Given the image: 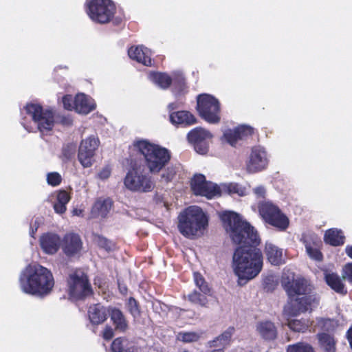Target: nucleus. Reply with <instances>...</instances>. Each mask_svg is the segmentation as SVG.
<instances>
[{"label": "nucleus", "mask_w": 352, "mask_h": 352, "mask_svg": "<svg viewBox=\"0 0 352 352\" xmlns=\"http://www.w3.org/2000/svg\"><path fill=\"white\" fill-rule=\"evenodd\" d=\"M21 114L25 113L31 118L30 125L23 122L24 128L29 132L39 131L41 136H43V128L44 124V113L41 105L36 103H28L21 110Z\"/></svg>", "instance_id": "11"}, {"label": "nucleus", "mask_w": 352, "mask_h": 352, "mask_svg": "<svg viewBox=\"0 0 352 352\" xmlns=\"http://www.w3.org/2000/svg\"><path fill=\"white\" fill-rule=\"evenodd\" d=\"M199 336L195 332H181L177 335V339L184 342H196Z\"/></svg>", "instance_id": "37"}, {"label": "nucleus", "mask_w": 352, "mask_h": 352, "mask_svg": "<svg viewBox=\"0 0 352 352\" xmlns=\"http://www.w3.org/2000/svg\"><path fill=\"white\" fill-rule=\"evenodd\" d=\"M212 352H223V349L219 347V349H214Z\"/></svg>", "instance_id": "64"}, {"label": "nucleus", "mask_w": 352, "mask_h": 352, "mask_svg": "<svg viewBox=\"0 0 352 352\" xmlns=\"http://www.w3.org/2000/svg\"><path fill=\"white\" fill-rule=\"evenodd\" d=\"M70 197L65 190H60L56 194V201L65 206L69 201Z\"/></svg>", "instance_id": "48"}, {"label": "nucleus", "mask_w": 352, "mask_h": 352, "mask_svg": "<svg viewBox=\"0 0 352 352\" xmlns=\"http://www.w3.org/2000/svg\"><path fill=\"white\" fill-rule=\"evenodd\" d=\"M128 54L131 59L144 65H152L151 52L146 47H144L143 46L131 47L128 51Z\"/></svg>", "instance_id": "17"}, {"label": "nucleus", "mask_w": 352, "mask_h": 352, "mask_svg": "<svg viewBox=\"0 0 352 352\" xmlns=\"http://www.w3.org/2000/svg\"><path fill=\"white\" fill-rule=\"evenodd\" d=\"M55 111L53 109H45V131L52 129L54 122Z\"/></svg>", "instance_id": "40"}, {"label": "nucleus", "mask_w": 352, "mask_h": 352, "mask_svg": "<svg viewBox=\"0 0 352 352\" xmlns=\"http://www.w3.org/2000/svg\"><path fill=\"white\" fill-rule=\"evenodd\" d=\"M112 352H138V349L127 340L116 338L111 345Z\"/></svg>", "instance_id": "28"}, {"label": "nucleus", "mask_w": 352, "mask_h": 352, "mask_svg": "<svg viewBox=\"0 0 352 352\" xmlns=\"http://www.w3.org/2000/svg\"><path fill=\"white\" fill-rule=\"evenodd\" d=\"M311 322L307 319L288 320L287 326L290 329L297 332H304L310 326Z\"/></svg>", "instance_id": "33"}, {"label": "nucleus", "mask_w": 352, "mask_h": 352, "mask_svg": "<svg viewBox=\"0 0 352 352\" xmlns=\"http://www.w3.org/2000/svg\"><path fill=\"white\" fill-rule=\"evenodd\" d=\"M256 331L263 339L266 340H273L277 336V330L275 325L268 320L257 322Z\"/></svg>", "instance_id": "18"}, {"label": "nucleus", "mask_w": 352, "mask_h": 352, "mask_svg": "<svg viewBox=\"0 0 352 352\" xmlns=\"http://www.w3.org/2000/svg\"><path fill=\"white\" fill-rule=\"evenodd\" d=\"M112 204L110 199H98L92 206L91 211L92 217H105L111 210Z\"/></svg>", "instance_id": "19"}, {"label": "nucleus", "mask_w": 352, "mask_h": 352, "mask_svg": "<svg viewBox=\"0 0 352 352\" xmlns=\"http://www.w3.org/2000/svg\"><path fill=\"white\" fill-rule=\"evenodd\" d=\"M191 188L195 195L208 199L220 195L219 187L212 182H206L205 176L201 174L195 175L192 179Z\"/></svg>", "instance_id": "13"}, {"label": "nucleus", "mask_w": 352, "mask_h": 352, "mask_svg": "<svg viewBox=\"0 0 352 352\" xmlns=\"http://www.w3.org/2000/svg\"><path fill=\"white\" fill-rule=\"evenodd\" d=\"M335 322L333 320L327 319L324 320V325L327 327V329H329V327H333Z\"/></svg>", "instance_id": "58"}, {"label": "nucleus", "mask_w": 352, "mask_h": 352, "mask_svg": "<svg viewBox=\"0 0 352 352\" xmlns=\"http://www.w3.org/2000/svg\"><path fill=\"white\" fill-rule=\"evenodd\" d=\"M194 280L196 286L199 289L200 292L204 294H210V288L204 277L199 273H194Z\"/></svg>", "instance_id": "35"}, {"label": "nucleus", "mask_w": 352, "mask_h": 352, "mask_svg": "<svg viewBox=\"0 0 352 352\" xmlns=\"http://www.w3.org/2000/svg\"><path fill=\"white\" fill-rule=\"evenodd\" d=\"M111 175V170L108 167L104 168L102 170L98 173V177L102 179H107Z\"/></svg>", "instance_id": "56"}, {"label": "nucleus", "mask_w": 352, "mask_h": 352, "mask_svg": "<svg viewBox=\"0 0 352 352\" xmlns=\"http://www.w3.org/2000/svg\"><path fill=\"white\" fill-rule=\"evenodd\" d=\"M76 152V145L73 143L68 144L63 147V153L67 159L72 157Z\"/></svg>", "instance_id": "47"}, {"label": "nucleus", "mask_w": 352, "mask_h": 352, "mask_svg": "<svg viewBox=\"0 0 352 352\" xmlns=\"http://www.w3.org/2000/svg\"><path fill=\"white\" fill-rule=\"evenodd\" d=\"M86 12L89 18L98 23H109L116 13V6L111 0H87Z\"/></svg>", "instance_id": "6"}, {"label": "nucleus", "mask_w": 352, "mask_h": 352, "mask_svg": "<svg viewBox=\"0 0 352 352\" xmlns=\"http://www.w3.org/2000/svg\"><path fill=\"white\" fill-rule=\"evenodd\" d=\"M211 138V133L209 131L201 127L196 128L192 130L188 134V139L189 142L194 143V144L202 142L206 140L210 139Z\"/></svg>", "instance_id": "29"}, {"label": "nucleus", "mask_w": 352, "mask_h": 352, "mask_svg": "<svg viewBox=\"0 0 352 352\" xmlns=\"http://www.w3.org/2000/svg\"><path fill=\"white\" fill-rule=\"evenodd\" d=\"M197 110L200 116L210 123H217L220 120L219 101L210 95L203 94L198 96Z\"/></svg>", "instance_id": "10"}, {"label": "nucleus", "mask_w": 352, "mask_h": 352, "mask_svg": "<svg viewBox=\"0 0 352 352\" xmlns=\"http://www.w3.org/2000/svg\"><path fill=\"white\" fill-rule=\"evenodd\" d=\"M305 248L307 253L311 258L316 261H321L322 259L321 252L316 248H312L309 244H306Z\"/></svg>", "instance_id": "42"}, {"label": "nucleus", "mask_w": 352, "mask_h": 352, "mask_svg": "<svg viewBox=\"0 0 352 352\" xmlns=\"http://www.w3.org/2000/svg\"><path fill=\"white\" fill-rule=\"evenodd\" d=\"M133 146L144 156L146 166L151 173H159L170 160L168 149L147 140H135Z\"/></svg>", "instance_id": "4"}, {"label": "nucleus", "mask_w": 352, "mask_h": 352, "mask_svg": "<svg viewBox=\"0 0 352 352\" xmlns=\"http://www.w3.org/2000/svg\"><path fill=\"white\" fill-rule=\"evenodd\" d=\"M98 246L109 252L114 249V244L104 237L98 236L97 239Z\"/></svg>", "instance_id": "45"}, {"label": "nucleus", "mask_w": 352, "mask_h": 352, "mask_svg": "<svg viewBox=\"0 0 352 352\" xmlns=\"http://www.w3.org/2000/svg\"><path fill=\"white\" fill-rule=\"evenodd\" d=\"M82 243L79 235L74 233L65 234L63 239V250L67 256L78 254L82 249Z\"/></svg>", "instance_id": "15"}, {"label": "nucleus", "mask_w": 352, "mask_h": 352, "mask_svg": "<svg viewBox=\"0 0 352 352\" xmlns=\"http://www.w3.org/2000/svg\"><path fill=\"white\" fill-rule=\"evenodd\" d=\"M170 120L175 124L191 125L196 122L194 116L186 111H179L171 113Z\"/></svg>", "instance_id": "22"}, {"label": "nucleus", "mask_w": 352, "mask_h": 352, "mask_svg": "<svg viewBox=\"0 0 352 352\" xmlns=\"http://www.w3.org/2000/svg\"><path fill=\"white\" fill-rule=\"evenodd\" d=\"M237 132L238 140L243 139V138L252 135L253 133V129L248 126H240L235 128Z\"/></svg>", "instance_id": "43"}, {"label": "nucleus", "mask_w": 352, "mask_h": 352, "mask_svg": "<svg viewBox=\"0 0 352 352\" xmlns=\"http://www.w3.org/2000/svg\"><path fill=\"white\" fill-rule=\"evenodd\" d=\"M347 338L352 349V328L348 331Z\"/></svg>", "instance_id": "59"}, {"label": "nucleus", "mask_w": 352, "mask_h": 352, "mask_svg": "<svg viewBox=\"0 0 352 352\" xmlns=\"http://www.w3.org/2000/svg\"><path fill=\"white\" fill-rule=\"evenodd\" d=\"M44 276V268L37 264H30L22 271L19 283L21 290L29 294L41 296L44 287L42 280Z\"/></svg>", "instance_id": "5"}, {"label": "nucleus", "mask_w": 352, "mask_h": 352, "mask_svg": "<svg viewBox=\"0 0 352 352\" xmlns=\"http://www.w3.org/2000/svg\"><path fill=\"white\" fill-rule=\"evenodd\" d=\"M219 187L220 195L222 193H228L229 195H238L239 196H245L247 195V190L245 188L238 184L230 183L223 184Z\"/></svg>", "instance_id": "30"}, {"label": "nucleus", "mask_w": 352, "mask_h": 352, "mask_svg": "<svg viewBox=\"0 0 352 352\" xmlns=\"http://www.w3.org/2000/svg\"><path fill=\"white\" fill-rule=\"evenodd\" d=\"M45 295L50 293L54 286V280L52 274L45 268Z\"/></svg>", "instance_id": "44"}, {"label": "nucleus", "mask_w": 352, "mask_h": 352, "mask_svg": "<svg viewBox=\"0 0 352 352\" xmlns=\"http://www.w3.org/2000/svg\"><path fill=\"white\" fill-rule=\"evenodd\" d=\"M63 124L69 126L72 124L73 120L71 117H63L60 120Z\"/></svg>", "instance_id": "57"}, {"label": "nucleus", "mask_w": 352, "mask_h": 352, "mask_svg": "<svg viewBox=\"0 0 352 352\" xmlns=\"http://www.w3.org/2000/svg\"><path fill=\"white\" fill-rule=\"evenodd\" d=\"M324 240L327 243L338 246L344 243V236L340 230L331 228L326 231Z\"/></svg>", "instance_id": "25"}, {"label": "nucleus", "mask_w": 352, "mask_h": 352, "mask_svg": "<svg viewBox=\"0 0 352 352\" xmlns=\"http://www.w3.org/2000/svg\"><path fill=\"white\" fill-rule=\"evenodd\" d=\"M82 211L79 209H74L72 211L73 215H76V216H80L82 214Z\"/></svg>", "instance_id": "61"}, {"label": "nucleus", "mask_w": 352, "mask_h": 352, "mask_svg": "<svg viewBox=\"0 0 352 352\" xmlns=\"http://www.w3.org/2000/svg\"><path fill=\"white\" fill-rule=\"evenodd\" d=\"M280 283L289 298L284 307L285 316H296L311 309L317 303V298L311 293V287L305 278H295L294 273L288 272L283 274Z\"/></svg>", "instance_id": "2"}, {"label": "nucleus", "mask_w": 352, "mask_h": 352, "mask_svg": "<svg viewBox=\"0 0 352 352\" xmlns=\"http://www.w3.org/2000/svg\"><path fill=\"white\" fill-rule=\"evenodd\" d=\"M99 145V140L94 135L82 140L78 148V158L85 168L92 165L95 152Z\"/></svg>", "instance_id": "12"}, {"label": "nucleus", "mask_w": 352, "mask_h": 352, "mask_svg": "<svg viewBox=\"0 0 352 352\" xmlns=\"http://www.w3.org/2000/svg\"><path fill=\"white\" fill-rule=\"evenodd\" d=\"M109 313L115 329L120 332H124L128 328V323L123 313L116 308H110Z\"/></svg>", "instance_id": "21"}, {"label": "nucleus", "mask_w": 352, "mask_h": 352, "mask_svg": "<svg viewBox=\"0 0 352 352\" xmlns=\"http://www.w3.org/2000/svg\"><path fill=\"white\" fill-rule=\"evenodd\" d=\"M124 186L132 192H148L155 187L151 177L138 168L129 170L124 179Z\"/></svg>", "instance_id": "7"}, {"label": "nucleus", "mask_w": 352, "mask_h": 352, "mask_svg": "<svg viewBox=\"0 0 352 352\" xmlns=\"http://www.w3.org/2000/svg\"><path fill=\"white\" fill-rule=\"evenodd\" d=\"M94 100L84 94H78L74 98V110L79 114L87 115L96 109Z\"/></svg>", "instance_id": "16"}, {"label": "nucleus", "mask_w": 352, "mask_h": 352, "mask_svg": "<svg viewBox=\"0 0 352 352\" xmlns=\"http://www.w3.org/2000/svg\"><path fill=\"white\" fill-rule=\"evenodd\" d=\"M268 164V158L265 151L261 147L252 148L247 164L249 172L255 173L265 169Z\"/></svg>", "instance_id": "14"}, {"label": "nucleus", "mask_w": 352, "mask_h": 352, "mask_svg": "<svg viewBox=\"0 0 352 352\" xmlns=\"http://www.w3.org/2000/svg\"><path fill=\"white\" fill-rule=\"evenodd\" d=\"M265 254L269 262L274 265H279L284 262L282 249L271 243H266Z\"/></svg>", "instance_id": "20"}, {"label": "nucleus", "mask_w": 352, "mask_h": 352, "mask_svg": "<svg viewBox=\"0 0 352 352\" xmlns=\"http://www.w3.org/2000/svg\"><path fill=\"white\" fill-rule=\"evenodd\" d=\"M67 285L69 295L72 299H82L91 294V287L87 276L80 270H76L69 274Z\"/></svg>", "instance_id": "8"}, {"label": "nucleus", "mask_w": 352, "mask_h": 352, "mask_svg": "<svg viewBox=\"0 0 352 352\" xmlns=\"http://www.w3.org/2000/svg\"><path fill=\"white\" fill-rule=\"evenodd\" d=\"M56 213L62 214L67 210V206L56 201L53 205Z\"/></svg>", "instance_id": "53"}, {"label": "nucleus", "mask_w": 352, "mask_h": 352, "mask_svg": "<svg viewBox=\"0 0 352 352\" xmlns=\"http://www.w3.org/2000/svg\"><path fill=\"white\" fill-rule=\"evenodd\" d=\"M63 104L65 109L69 111L74 110V99L71 95H66L63 98Z\"/></svg>", "instance_id": "50"}, {"label": "nucleus", "mask_w": 352, "mask_h": 352, "mask_svg": "<svg viewBox=\"0 0 352 352\" xmlns=\"http://www.w3.org/2000/svg\"><path fill=\"white\" fill-rule=\"evenodd\" d=\"M89 317L93 324H101L107 319V309L99 304L93 305L89 307Z\"/></svg>", "instance_id": "23"}, {"label": "nucleus", "mask_w": 352, "mask_h": 352, "mask_svg": "<svg viewBox=\"0 0 352 352\" xmlns=\"http://www.w3.org/2000/svg\"><path fill=\"white\" fill-rule=\"evenodd\" d=\"M178 229L187 237L201 236L208 226V219L206 214L198 206H190L184 210L178 217Z\"/></svg>", "instance_id": "3"}, {"label": "nucleus", "mask_w": 352, "mask_h": 352, "mask_svg": "<svg viewBox=\"0 0 352 352\" xmlns=\"http://www.w3.org/2000/svg\"><path fill=\"white\" fill-rule=\"evenodd\" d=\"M287 352H314V349L311 345L307 343L298 342L295 344L289 345Z\"/></svg>", "instance_id": "36"}, {"label": "nucleus", "mask_w": 352, "mask_h": 352, "mask_svg": "<svg viewBox=\"0 0 352 352\" xmlns=\"http://www.w3.org/2000/svg\"><path fill=\"white\" fill-rule=\"evenodd\" d=\"M40 246L42 249H44V236H41L40 237Z\"/></svg>", "instance_id": "62"}, {"label": "nucleus", "mask_w": 352, "mask_h": 352, "mask_svg": "<svg viewBox=\"0 0 352 352\" xmlns=\"http://www.w3.org/2000/svg\"><path fill=\"white\" fill-rule=\"evenodd\" d=\"M70 197L65 190H60L56 194V201L65 206L69 201Z\"/></svg>", "instance_id": "49"}, {"label": "nucleus", "mask_w": 352, "mask_h": 352, "mask_svg": "<svg viewBox=\"0 0 352 352\" xmlns=\"http://www.w3.org/2000/svg\"><path fill=\"white\" fill-rule=\"evenodd\" d=\"M223 139L231 146H234L239 140L236 129H227L223 133Z\"/></svg>", "instance_id": "38"}, {"label": "nucleus", "mask_w": 352, "mask_h": 352, "mask_svg": "<svg viewBox=\"0 0 352 352\" xmlns=\"http://www.w3.org/2000/svg\"><path fill=\"white\" fill-rule=\"evenodd\" d=\"M208 148V144L204 141L195 144V149L196 152L202 155L207 153Z\"/></svg>", "instance_id": "52"}, {"label": "nucleus", "mask_w": 352, "mask_h": 352, "mask_svg": "<svg viewBox=\"0 0 352 352\" xmlns=\"http://www.w3.org/2000/svg\"><path fill=\"white\" fill-rule=\"evenodd\" d=\"M102 337L104 340H111L113 337V329L109 326H106L102 332Z\"/></svg>", "instance_id": "54"}, {"label": "nucleus", "mask_w": 352, "mask_h": 352, "mask_svg": "<svg viewBox=\"0 0 352 352\" xmlns=\"http://www.w3.org/2000/svg\"><path fill=\"white\" fill-rule=\"evenodd\" d=\"M346 254L352 258V245H347L345 249Z\"/></svg>", "instance_id": "60"}, {"label": "nucleus", "mask_w": 352, "mask_h": 352, "mask_svg": "<svg viewBox=\"0 0 352 352\" xmlns=\"http://www.w3.org/2000/svg\"><path fill=\"white\" fill-rule=\"evenodd\" d=\"M209 295H210V294H204L201 292H198L197 291H194L188 295V299L194 304L206 306L208 302L207 296Z\"/></svg>", "instance_id": "34"}, {"label": "nucleus", "mask_w": 352, "mask_h": 352, "mask_svg": "<svg viewBox=\"0 0 352 352\" xmlns=\"http://www.w3.org/2000/svg\"><path fill=\"white\" fill-rule=\"evenodd\" d=\"M127 309L134 318H138L140 315V311L137 301L133 298H130L127 302Z\"/></svg>", "instance_id": "39"}, {"label": "nucleus", "mask_w": 352, "mask_h": 352, "mask_svg": "<svg viewBox=\"0 0 352 352\" xmlns=\"http://www.w3.org/2000/svg\"><path fill=\"white\" fill-rule=\"evenodd\" d=\"M234 332V329L233 327H229L221 335H219L210 342V346L219 347L224 349L226 347L230 345Z\"/></svg>", "instance_id": "24"}, {"label": "nucleus", "mask_w": 352, "mask_h": 352, "mask_svg": "<svg viewBox=\"0 0 352 352\" xmlns=\"http://www.w3.org/2000/svg\"><path fill=\"white\" fill-rule=\"evenodd\" d=\"M325 280L328 285L338 293L345 294L346 289L340 277L334 273H326Z\"/></svg>", "instance_id": "27"}, {"label": "nucleus", "mask_w": 352, "mask_h": 352, "mask_svg": "<svg viewBox=\"0 0 352 352\" xmlns=\"http://www.w3.org/2000/svg\"><path fill=\"white\" fill-rule=\"evenodd\" d=\"M223 226L232 241L241 245L232 256V267L240 285L258 275L263 268V255L254 246L259 243L256 232L236 212L225 211L219 214Z\"/></svg>", "instance_id": "1"}, {"label": "nucleus", "mask_w": 352, "mask_h": 352, "mask_svg": "<svg viewBox=\"0 0 352 352\" xmlns=\"http://www.w3.org/2000/svg\"><path fill=\"white\" fill-rule=\"evenodd\" d=\"M259 213L265 221L280 230L289 226L288 218L281 212L278 206L270 201L261 203L258 206Z\"/></svg>", "instance_id": "9"}, {"label": "nucleus", "mask_w": 352, "mask_h": 352, "mask_svg": "<svg viewBox=\"0 0 352 352\" xmlns=\"http://www.w3.org/2000/svg\"><path fill=\"white\" fill-rule=\"evenodd\" d=\"M61 243L60 237L56 233L49 232L45 234V254L56 253Z\"/></svg>", "instance_id": "26"}, {"label": "nucleus", "mask_w": 352, "mask_h": 352, "mask_svg": "<svg viewBox=\"0 0 352 352\" xmlns=\"http://www.w3.org/2000/svg\"><path fill=\"white\" fill-rule=\"evenodd\" d=\"M149 78L162 89H167L172 82L170 77L164 73H151Z\"/></svg>", "instance_id": "31"}, {"label": "nucleus", "mask_w": 352, "mask_h": 352, "mask_svg": "<svg viewBox=\"0 0 352 352\" xmlns=\"http://www.w3.org/2000/svg\"><path fill=\"white\" fill-rule=\"evenodd\" d=\"M254 193L256 196L257 198H263L264 197L266 190L264 186H259L254 188Z\"/></svg>", "instance_id": "55"}, {"label": "nucleus", "mask_w": 352, "mask_h": 352, "mask_svg": "<svg viewBox=\"0 0 352 352\" xmlns=\"http://www.w3.org/2000/svg\"><path fill=\"white\" fill-rule=\"evenodd\" d=\"M318 340L320 346L325 352H336V342L331 336L321 333L318 335Z\"/></svg>", "instance_id": "32"}, {"label": "nucleus", "mask_w": 352, "mask_h": 352, "mask_svg": "<svg viewBox=\"0 0 352 352\" xmlns=\"http://www.w3.org/2000/svg\"><path fill=\"white\" fill-rule=\"evenodd\" d=\"M62 181L61 175L57 172H51L47 175V182L52 186H58Z\"/></svg>", "instance_id": "41"}, {"label": "nucleus", "mask_w": 352, "mask_h": 352, "mask_svg": "<svg viewBox=\"0 0 352 352\" xmlns=\"http://www.w3.org/2000/svg\"><path fill=\"white\" fill-rule=\"evenodd\" d=\"M119 287H120V292H121L122 294H126V293L127 289H126V288L124 286L121 287V286L119 285Z\"/></svg>", "instance_id": "63"}, {"label": "nucleus", "mask_w": 352, "mask_h": 352, "mask_svg": "<svg viewBox=\"0 0 352 352\" xmlns=\"http://www.w3.org/2000/svg\"><path fill=\"white\" fill-rule=\"evenodd\" d=\"M342 278L352 283V263L345 265L342 269Z\"/></svg>", "instance_id": "46"}, {"label": "nucleus", "mask_w": 352, "mask_h": 352, "mask_svg": "<svg viewBox=\"0 0 352 352\" xmlns=\"http://www.w3.org/2000/svg\"><path fill=\"white\" fill-rule=\"evenodd\" d=\"M176 173V170L173 168H168L166 173L162 175V179H164L166 182H170Z\"/></svg>", "instance_id": "51"}]
</instances>
